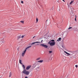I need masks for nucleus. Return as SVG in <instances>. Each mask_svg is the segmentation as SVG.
I'll return each mask as SVG.
<instances>
[{"mask_svg":"<svg viewBox=\"0 0 78 78\" xmlns=\"http://www.w3.org/2000/svg\"><path fill=\"white\" fill-rule=\"evenodd\" d=\"M23 73L26 75H28L30 74V72L26 70V69H24V70L23 71Z\"/></svg>","mask_w":78,"mask_h":78,"instance_id":"1","label":"nucleus"},{"mask_svg":"<svg viewBox=\"0 0 78 78\" xmlns=\"http://www.w3.org/2000/svg\"><path fill=\"white\" fill-rule=\"evenodd\" d=\"M48 44H49L51 46H53V45H55V42H51L50 43V42H49Z\"/></svg>","mask_w":78,"mask_h":78,"instance_id":"2","label":"nucleus"},{"mask_svg":"<svg viewBox=\"0 0 78 78\" xmlns=\"http://www.w3.org/2000/svg\"><path fill=\"white\" fill-rule=\"evenodd\" d=\"M40 46H41V47H44V48H47V47H48V46L47 45H45L44 44H41Z\"/></svg>","mask_w":78,"mask_h":78,"instance_id":"3","label":"nucleus"},{"mask_svg":"<svg viewBox=\"0 0 78 78\" xmlns=\"http://www.w3.org/2000/svg\"><path fill=\"white\" fill-rule=\"evenodd\" d=\"M26 50H24L22 53V56H23V57L24 56H25V53H26Z\"/></svg>","mask_w":78,"mask_h":78,"instance_id":"4","label":"nucleus"},{"mask_svg":"<svg viewBox=\"0 0 78 78\" xmlns=\"http://www.w3.org/2000/svg\"><path fill=\"white\" fill-rule=\"evenodd\" d=\"M31 46H28L26 48V49L25 50H26V51H27V50H28V49L30 48H31Z\"/></svg>","mask_w":78,"mask_h":78,"instance_id":"5","label":"nucleus"},{"mask_svg":"<svg viewBox=\"0 0 78 78\" xmlns=\"http://www.w3.org/2000/svg\"><path fill=\"white\" fill-rule=\"evenodd\" d=\"M30 67H31V66H27L26 68V70H29L30 69Z\"/></svg>","mask_w":78,"mask_h":78,"instance_id":"6","label":"nucleus"},{"mask_svg":"<svg viewBox=\"0 0 78 78\" xmlns=\"http://www.w3.org/2000/svg\"><path fill=\"white\" fill-rule=\"evenodd\" d=\"M36 43H40L39 42H33L32 43V44H31V45H32L33 44H36Z\"/></svg>","mask_w":78,"mask_h":78,"instance_id":"7","label":"nucleus"},{"mask_svg":"<svg viewBox=\"0 0 78 78\" xmlns=\"http://www.w3.org/2000/svg\"><path fill=\"white\" fill-rule=\"evenodd\" d=\"M5 41H0V44H3V43H4V42H5Z\"/></svg>","mask_w":78,"mask_h":78,"instance_id":"8","label":"nucleus"},{"mask_svg":"<svg viewBox=\"0 0 78 78\" xmlns=\"http://www.w3.org/2000/svg\"><path fill=\"white\" fill-rule=\"evenodd\" d=\"M67 55H72L70 54H69V53H68V52H67L66 51H64V52Z\"/></svg>","mask_w":78,"mask_h":78,"instance_id":"9","label":"nucleus"},{"mask_svg":"<svg viewBox=\"0 0 78 78\" xmlns=\"http://www.w3.org/2000/svg\"><path fill=\"white\" fill-rule=\"evenodd\" d=\"M11 76H12V73L11 72H10L9 73V77L10 78L11 77Z\"/></svg>","mask_w":78,"mask_h":78,"instance_id":"10","label":"nucleus"},{"mask_svg":"<svg viewBox=\"0 0 78 78\" xmlns=\"http://www.w3.org/2000/svg\"><path fill=\"white\" fill-rule=\"evenodd\" d=\"M44 61L43 60H40L39 61H38V62H40V63H42V62H43Z\"/></svg>","mask_w":78,"mask_h":78,"instance_id":"11","label":"nucleus"},{"mask_svg":"<svg viewBox=\"0 0 78 78\" xmlns=\"http://www.w3.org/2000/svg\"><path fill=\"white\" fill-rule=\"evenodd\" d=\"M22 60L20 59L19 60V62L20 63V64H23L22 63Z\"/></svg>","mask_w":78,"mask_h":78,"instance_id":"12","label":"nucleus"},{"mask_svg":"<svg viewBox=\"0 0 78 78\" xmlns=\"http://www.w3.org/2000/svg\"><path fill=\"white\" fill-rule=\"evenodd\" d=\"M20 37H20V36H18V37H17V39L18 40H19V39H20Z\"/></svg>","mask_w":78,"mask_h":78,"instance_id":"13","label":"nucleus"},{"mask_svg":"<svg viewBox=\"0 0 78 78\" xmlns=\"http://www.w3.org/2000/svg\"><path fill=\"white\" fill-rule=\"evenodd\" d=\"M71 11H72V14H74V10H71Z\"/></svg>","mask_w":78,"mask_h":78,"instance_id":"14","label":"nucleus"},{"mask_svg":"<svg viewBox=\"0 0 78 78\" xmlns=\"http://www.w3.org/2000/svg\"><path fill=\"white\" fill-rule=\"evenodd\" d=\"M22 67L24 69H25V66L23 65H22Z\"/></svg>","mask_w":78,"mask_h":78,"instance_id":"15","label":"nucleus"},{"mask_svg":"<svg viewBox=\"0 0 78 78\" xmlns=\"http://www.w3.org/2000/svg\"><path fill=\"white\" fill-rule=\"evenodd\" d=\"M73 1H72L70 3V4L71 5V4H72V3H73Z\"/></svg>","mask_w":78,"mask_h":78,"instance_id":"16","label":"nucleus"},{"mask_svg":"<svg viewBox=\"0 0 78 78\" xmlns=\"http://www.w3.org/2000/svg\"><path fill=\"white\" fill-rule=\"evenodd\" d=\"M58 41H61V38L60 37L58 38Z\"/></svg>","mask_w":78,"mask_h":78,"instance_id":"17","label":"nucleus"},{"mask_svg":"<svg viewBox=\"0 0 78 78\" xmlns=\"http://www.w3.org/2000/svg\"><path fill=\"white\" fill-rule=\"evenodd\" d=\"M20 22H21V23H24V21H20Z\"/></svg>","mask_w":78,"mask_h":78,"instance_id":"18","label":"nucleus"},{"mask_svg":"<svg viewBox=\"0 0 78 78\" xmlns=\"http://www.w3.org/2000/svg\"><path fill=\"white\" fill-rule=\"evenodd\" d=\"M41 59V58L39 57V58H37L36 59V60H39V59Z\"/></svg>","mask_w":78,"mask_h":78,"instance_id":"19","label":"nucleus"},{"mask_svg":"<svg viewBox=\"0 0 78 78\" xmlns=\"http://www.w3.org/2000/svg\"><path fill=\"white\" fill-rule=\"evenodd\" d=\"M37 22H38V20H36L35 22L36 23H37Z\"/></svg>","mask_w":78,"mask_h":78,"instance_id":"20","label":"nucleus"},{"mask_svg":"<svg viewBox=\"0 0 78 78\" xmlns=\"http://www.w3.org/2000/svg\"><path fill=\"white\" fill-rule=\"evenodd\" d=\"M51 41H52V42H55V40H51Z\"/></svg>","mask_w":78,"mask_h":78,"instance_id":"21","label":"nucleus"},{"mask_svg":"<svg viewBox=\"0 0 78 78\" xmlns=\"http://www.w3.org/2000/svg\"><path fill=\"white\" fill-rule=\"evenodd\" d=\"M25 36V35H23L21 37V38H23V37Z\"/></svg>","mask_w":78,"mask_h":78,"instance_id":"22","label":"nucleus"},{"mask_svg":"<svg viewBox=\"0 0 78 78\" xmlns=\"http://www.w3.org/2000/svg\"><path fill=\"white\" fill-rule=\"evenodd\" d=\"M49 53H52V51H49Z\"/></svg>","mask_w":78,"mask_h":78,"instance_id":"23","label":"nucleus"},{"mask_svg":"<svg viewBox=\"0 0 78 78\" xmlns=\"http://www.w3.org/2000/svg\"><path fill=\"white\" fill-rule=\"evenodd\" d=\"M76 31H78V29L77 28H76Z\"/></svg>","mask_w":78,"mask_h":78,"instance_id":"24","label":"nucleus"},{"mask_svg":"<svg viewBox=\"0 0 78 78\" xmlns=\"http://www.w3.org/2000/svg\"><path fill=\"white\" fill-rule=\"evenodd\" d=\"M71 28H72V27H70L69 28H68V30H70V29H71Z\"/></svg>","mask_w":78,"mask_h":78,"instance_id":"25","label":"nucleus"},{"mask_svg":"<svg viewBox=\"0 0 78 78\" xmlns=\"http://www.w3.org/2000/svg\"><path fill=\"white\" fill-rule=\"evenodd\" d=\"M75 20H76V16H75Z\"/></svg>","mask_w":78,"mask_h":78,"instance_id":"26","label":"nucleus"},{"mask_svg":"<svg viewBox=\"0 0 78 78\" xmlns=\"http://www.w3.org/2000/svg\"><path fill=\"white\" fill-rule=\"evenodd\" d=\"M21 3H23V1H21Z\"/></svg>","mask_w":78,"mask_h":78,"instance_id":"27","label":"nucleus"},{"mask_svg":"<svg viewBox=\"0 0 78 78\" xmlns=\"http://www.w3.org/2000/svg\"><path fill=\"white\" fill-rule=\"evenodd\" d=\"M75 67H76V68H77V67H78V66L77 65H76Z\"/></svg>","mask_w":78,"mask_h":78,"instance_id":"28","label":"nucleus"},{"mask_svg":"<svg viewBox=\"0 0 78 78\" xmlns=\"http://www.w3.org/2000/svg\"><path fill=\"white\" fill-rule=\"evenodd\" d=\"M62 1H63V2H65L66 1H64V0H62Z\"/></svg>","mask_w":78,"mask_h":78,"instance_id":"29","label":"nucleus"},{"mask_svg":"<svg viewBox=\"0 0 78 78\" xmlns=\"http://www.w3.org/2000/svg\"><path fill=\"white\" fill-rule=\"evenodd\" d=\"M36 37V36H34V37H33V39H34V37Z\"/></svg>","mask_w":78,"mask_h":78,"instance_id":"30","label":"nucleus"},{"mask_svg":"<svg viewBox=\"0 0 78 78\" xmlns=\"http://www.w3.org/2000/svg\"><path fill=\"white\" fill-rule=\"evenodd\" d=\"M36 20H38V19H37V18H36Z\"/></svg>","mask_w":78,"mask_h":78,"instance_id":"31","label":"nucleus"},{"mask_svg":"<svg viewBox=\"0 0 78 78\" xmlns=\"http://www.w3.org/2000/svg\"><path fill=\"white\" fill-rule=\"evenodd\" d=\"M57 2H58V3H59V1H58Z\"/></svg>","mask_w":78,"mask_h":78,"instance_id":"32","label":"nucleus"},{"mask_svg":"<svg viewBox=\"0 0 78 78\" xmlns=\"http://www.w3.org/2000/svg\"><path fill=\"white\" fill-rule=\"evenodd\" d=\"M42 41H43V40H41V42H42Z\"/></svg>","mask_w":78,"mask_h":78,"instance_id":"33","label":"nucleus"},{"mask_svg":"<svg viewBox=\"0 0 78 78\" xmlns=\"http://www.w3.org/2000/svg\"><path fill=\"white\" fill-rule=\"evenodd\" d=\"M25 78H28L27 77H25Z\"/></svg>","mask_w":78,"mask_h":78,"instance_id":"34","label":"nucleus"},{"mask_svg":"<svg viewBox=\"0 0 78 78\" xmlns=\"http://www.w3.org/2000/svg\"><path fill=\"white\" fill-rule=\"evenodd\" d=\"M37 45H39V44H37Z\"/></svg>","mask_w":78,"mask_h":78,"instance_id":"35","label":"nucleus"},{"mask_svg":"<svg viewBox=\"0 0 78 78\" xmlns=\"http://www.w3.org/2000/svg\"><path fill=\"white\" fill-rule=\"evenodd\" d=\"M75 20L76 22V20Z\"/></svg>","mask_w":78,"mask_h":78,"instance_id":"36","label":"nucleus"},{"mask_svg":"<svg viewBox=\"0 0 78 78\" xmlns=\"http://www.w3.org/2000/svg\"><path fill=\"white\" fill-rule=\"evenodd\" d=\"M9 0V1H11V0Z\"/></svg>","mask_w":78,"mask_h":78,"instance_id":"37","label":"nucleus"},{"mask_svg":"<svg viewBox=\"0 0 78 78\" xmlns=\"http://www.w3.org/2000/svg\"><path fill=\"white\" fill-rule=\"evenodd\" d=\"M39 67H37V68H39Z\"/></svg>","mask_w":78,"mask_h":78,"instance_id":"38","label":"nucleus"},{"mask_svg":"<svg viewBox=\"0 0 78 78\" xmlns=\"http://www.w3.org/2000/svg\"><path fill=\"white\" fill-rule=\"evenodd\" d=\"M46 22H47V20H46Z\"/></svg>","mask_w":78,"mask_h":78,"instance_id":"39","label":"nucleus"},{"mask_svg":"<svg viewBox=\"0 0 78 78\" xmlns=\"http://www.w3.org/2000/svg\"><path fill=\"white\" fill-rule=\"evenodd\" d=\"M67 56H69V55H67Z\"/></svg>","mask_w":78,"mask_h":78,"instance_id":"40","label":"nucleus"},{"mask_svg":"<svg viewBox=\"0 0 78 78\" xmlns=\"http://www.w3.org/2000/svg\"><path fill=\"white\" fill-rule=\"evenodd\" d=\"M57 41H58V40H57Z\"/></svg>","mask_w":78,"mask_h":78,"instance_id":"41","label":"nucleus"},{"mask_svg":"<svg viewBox=\"0 0 78 78\" xmlns=\"http://www.w3.org/2000/svg\"><path fill=\"white\" fill-rule=\"evenodd\" d=\"M74 19H75V18H74Z\"/></svg>","mask_w":78,"mask_h":78,"instance_id":"42","label":"nucleus"}]
</instances>
